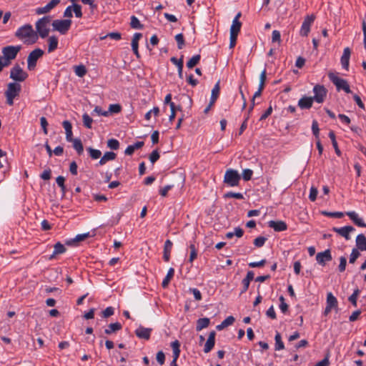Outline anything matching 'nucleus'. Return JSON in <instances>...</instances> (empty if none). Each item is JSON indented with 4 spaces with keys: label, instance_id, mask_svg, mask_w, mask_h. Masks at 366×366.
Returning <instances> with one entry per match:
<instances>
[{
    "label": "nucleus",
    "instance_id": "obj_23",
    "mask_svg": "<svg viewBox=\"0 0 366 366\" xmlns=\"http://www.w3.org/2000/svg\"><path fill=\"white\" fill-rule=\"evenodd\" d=\"M142 37V34L141 33H135L133 36L132 40V49L137 56V58H140V54L139 53L138 46H139V41Z\"/></svg>",
    "mask_w": 366,
    "mask_h": 366
},
{
    "label": "nucleus",
    "instance_id": "obj_16",
    "mask_svg": "<svg viewBox=\"0 0 366 366\" xmlns=\"http://www.w3.org/2000/svg\"><path fill=\"white\" fill-rule=\"evenodd\" d=\"M171 347L173 350V360L171 362V366H178L177 364V360L179 357L180 355V344L178 340H175L172 342Z\"/></svg>",
    "mask_w": 366,
    "mask_h": 366
},
{
    "label": "nucleus",
    "instance_id": "obj_12",
    "mask_svg": "<svg viewBox=\"0 0 366 366\" xmlns=\"http://www.w3.org/2000/svg\"><path fill=\"white\" fill-rule=\"evenodd\" d=\"M355 229L352 226H345L342 227H333L332 231L343 237L346 240L351 239L350 234L354 232Z\"/></svg>",
    "mask_w": 366,
    "mask_h": 366
},
{
    "label": "nucleus",
    "instance_id": "obj_17",
    "mask_svg": "<svg viewBox=\"0 0 366 366\" xmlns=\"http://www.w3.org/2000/svg\"><path fill=\"white\" fill-rule=\"evenodd\" d=\"M346 214L357 227H366V224L365 223L363 219L361 217H360L358 214L356 213L355 211L347 212H346Z\"/></svg>",
    "mask_w": 366,
    "mask_h": 366
},
{
    "label": "nucleus",
    "instance_id": "obj_37",
    "mask_svg": "<svg viewBox=\"0 0 366 366\" xmlns=\"http://www.w3.org/2000/svg\"><path fill=\"white\" fill-rule=\"evenodd\" d=\"M174 268H172V267L169 268L166 277L164 278L162 283V286L163 288H166L168 286L169 282L174 277Z\"/></svg>",
    "mask_w": 366,
    "mask_h": 366
},
{
    "label": "nucleus",
    "instance_id": "obj_6",
    "mask_svg": "<svg viewBox=\"0 0 366 366\" xmlns=\"http://www.w3.org/2000/svg\"><path fill=\"white\" fill-rule=\"evenodd\" d=\"M44 54V51L39 48L35 49L31 51L27 58V69L32 71L36 66V62Z\"/></svg>",
    "mask_w": 366,
    "mask_h": 366
},
{
    "label": "nucleus",
    "instance_id": "obj_4",
    "mask_svg": "<svg viewBox=\"0 0 366 366\" xmlns=\"http://www.w3.org/2000/svg\"><path fill=\"white\" fill-rule=\"evenodd\" d=\"M21 49V46H6L2 48V54L5 63L10 64L11 61L14 59Z\"/></svg>",
    "mask_w": 366,
    "mask_h": 366
},
{
    "label": "nucleus",
    "instance_id": "obj_60",
    "mask_svg": "<svg viewBox=\"0 0 366 366\" xmlns=\"http://www.w3.org/2000/svg\"><path fill=\"white\" fill-rule=\"evenodd\" d=\"M114 313V309L112 307H107L104 310L102 311V317L107 318Z\"/></svg>",
    "mask_w": 366,
    "mask_h": 366
},
{
    "label": "nucleus",
    "instance_id": "obj_15",
    "mask_svg": "<svg viewBox=\"0 0 366 366\" xmlns=\"http://www.w3.org/2000/svg\"><path fill=\"white\" fill-rule=\"evenodd\" d=\"M60 3V0H51L46 5L36 9V14L40 15L49 12Z\"/></svg>",
    "mask_w": 366,
    "mask_h": 366
},
{
    "label": "nucleus",
    "instance_id": "obj_49",
    "mask_svg": "<svg viewBox=\"0 0 366 366\" xmlns=\"http://www.w3.org/2000/svg\"><path fill=\"white\" fill-rule=\"evenodd\" d=\"M189 249H190V255H189V262H192L197 257V252L194 244H190Z\"/></svg>",
    "mask_w": 366,
    "mask_h": 366
},
{
    "label": "nucleus",
    "instance_id": "obj_7",
    "mask_svg": "<svg viewBox=\"0 0 366 366\" xmlns=\"http://www.w3.org/2000/svg\"><path fill=\"white\" fill-rule=\"evenodd\" d=\"M71 25L70 19H56L53 21V29L59 31L61 34H66Z\"/></svg>",
    "mask_w": 366,
    "mask_h": 366
},
{
    "label": "nucleus",
    "instance_id": "obj_21",
    "mask_svg": "<svg viewBox=\"0 0 366 366\" xmlns=\"http://www.w3.org/2000/svg\"><path fill=\"white\" fill-rule=\"evenodd\" d=\"M313 98L304 96L298 101V107L302 109H309L312 107Z\"/></svg>",
    "mask_w": 366,
    "mask_h": 366
},
{
    "label": "nucleus",
    "instance_id": "obj_1",
    "mask_svg": "<svg viewBox=\"0 0 366 366\" xmlns=\"http://www.w3.org/2000/svg\"><path fill=\"white\" fill-rule=\"evenodd\" d=\"M15 36L26 44H35L38 40V34L31 24H24L15 32Z\"/></svg>",
    "mask_w": 366,
    "mask_h": 366
},
{
    "label": "nucleus",
    "instance_id": "obj_59",
    "mask_svg": "<svg viewBox=\"0 0 366 366\" xmlns=\"http://www.w3.org/2000/svg\"><path fill=\"white\" fill-rule=\"evenodd\" d=\"M56 184L59 185V187H61V190L62 191V192L64 193L65 190H66V187L64 184V182H65L64 177L62 176H59L56 177Z\"/></svg>",
    "mask_w": 366,
    "mask_h": 366
},
{
    "label": "nucleus",
    "instance_id": "obj_38",
    "mask_svg": "<svg viewBox=\"0 0 366 366\" xmlns=\"http://www.w3.org/2000/svg\"><path fill=\"white\" fill-rule=\"evenodd\" d=\"M274 340H275V345H274L275 350H282L285 348V345L282 340L281 335L278 332H276V335L274 337Z\"/></svg>",
    "mask_w": 366,
    "mask_h": 366
},
{
    "label": "nucleus",
    "instance_id": "obj_41",
    "mask_svg": "<svg viewBox=\"0 0 366 366\" xmlns=\"http://www.w3.org/2000/svg\"><path fill=\"white\" fill-rule=\"evenodd\" d=\"M130 19H131L130 26L132 29H143L144 26H143V24H142L140 23V21H139V20L138 19L137 17H136L135 16H132Z\"/></svg>",
    "mask_w": 366,
    "mask_h": 366
},
{
    "label": "nucleus",
    "instance_id": "obj_42",
    "mask_svg": "<svg viewBox=\"0 0 366 366\" xmlns=\"http://www.w3.org/2000/svg\"><path fill=\"white\" fill-rule=\"evenodd\" d=\"M86 150L89 153V156L92 159H97L100 158L102 156V152L99 149H94L92 147H88L86 149Z\"/></svg>",
    "mask_w": 366,
    "mask_h": 366
},
{
    "label": "nucleus",
    "instance_id": "obj_48",
    "mask_svg": "<svg viewBox=\"0 0 366 366\" xmlns=\"http://www.w3.org/2000/svg\"><path fill=\"white\" fill-rule=\"evenodd\" d=\"M360 253L357 250V249H356V248L352 249V252L350 256L349 262L350 264H354L355 262L356 259L360 257Z\"/></svg>",
    "mask_w": 366,
    "mask_h": 366
},
{
    "label": "nucleus",
    "instance_id": "obj_36",
    "mask_svg": "<svg viewBox=\"0 0 366 366\" xmlns=\"http://www.w3.org/2000/svg\"><path fill=\"white\" fill-rule=\"evenodd\" d=\"M48 51L52 52L54 51L58 46V39L55 36H51L49 37L48 39Z\"/></svg>",
    "mask_w": 366,
    "mask_h": 366
},
{
    "label": "nucleus",
    "instance_id": "obj_9",
    "mask_svg": "<svg viewBox=\"0 0 366 366\" xmlns=\"http://www.w3.org/2000/svg\"><path fill=\"white\" fill-rule=\"evenodd\" d=\"M27 77V73L19 64L14 65L10 71V78L16 81H24Z\"/></svg>",
    "mask_w": 366,
    "mask_h": 366
},
{
    "label": "nucleus",
    "instance_id": "obj_44",
    "mask_svg": "<svg viewBox=\"0 0 366 366\" xmlns=\"http://www.w3.org/2000/svg\"><path fill=\"white\" fill-rule=\"evenodd\" d=\"M83 124L84 126L88 129L92 128V119L89 117V115L86 113L84 114L82 116Z\"/></svg>",
    "mask_w": 366,
    "mask_h": 366
},
{
    "label": "nucleus",
    "instance_id": "obj_14",
    "mask_svg": "<svg viewBox=\"0 0 366 366\" xmlns=\"http://www.w3.org/2000/svg\"><path fill=\"white\" fill-rule=\"evenodd\" d=\"M21 91V85L16 82H11L7 86L5 96L16 97Z\"/></svg>",
    "mask_w": 366,
    "mask_h": 366
},
{
    "label": "nucleus",
    "instance_id": "obj_39",
    "mask_svg": "<svg viewBox=\"0 0 366 366\" xmlns=\"http://www.w3.org/2000/svg\"><path fill=\"white\" fill-rule=\"evenodd\" d=\"M201 59L200 54H196L193 56L187 62V66L189 69H192L194 66H195L197 64H199V61Z\"/></svg>",
    "mask_w": 366,
    "mask_h": 366
},
{
    "label": "nucleus",
    "instance_id": "obj_53",
    "mask_svg": "<svg viewBox=\"0 0 366 366\" xmlns=\"http://www.w3.org/2000/svg\"><path fill=\"white\" fill-rule=\"evenodd\" d=\"M175 40L177 43V47L179 49H182L184 45V39L182 33L178 34L175 36Z\"/></svg>",
    "mask_w": 366,
    "mask_h": 366
},
{
    "label": "nucleus",
    "instance_id": "obj_34",
    "mask_svg": "<svg viewBox=\"0 0 366 366\" xmlns=\"http://www.w3.org/2000/svg\"><path fill=\"white\" fill-rule=\"evenodd\" d=\"M89 236V232L88 233H84V234H77L75 237V238L71 239L69 240H67L66 244L67 245H73V244H74L76 242H81V241H84Z\"/></svg>",
    "mask_w": 366,
    "mask_h": 366
},
{
    "label": "nucleus",
    "instance_id": "obj_25",
    "mask_svg": "<svg viewBox=\"0 0 366 366\" xmlns=\"http://www.w3.org/2000/svg\"><path fill=\"white\" fill-rule=\"evenodd\" d=\"M173 243L170 239H167L164 245L163 259L165 262H169L170 259V254L172 249Z\"/></svg>",
    "mask_w": 366,
    "mask_h": 366
},
{
    "label": "nucleus",
    "instance_id": "obj_56",
    "mask_svg": "<svg viewBox=\"0 0 366 366\" xmlns=\"http://www.w3.org/2000/svg\"><path fill=\"white\" fill-rule=\"evenodd\" d=\"M267 240V238L263 237V236H259L257 238L254 239V244L257 247H262L265 242Z\"/></svg>",
    "mask_w": 366,
    "mask_h": 366
},
{
    "label": "nucleus",
    "instance_id": "obj_46",
    "mask_svg": "<svg viewBox=\"0 0 366 366\" xmlns=\"http://www.w3.org/2000/svg\"><path fill=\"white\" fill-rule=\"evenodd\" d=\"M107 147L111 149L117 150L119 147V142L116 139H110L107 141Z\"/></svg>",
    "mask_w": 366,
    "mask_h": 366
},
{
    "label": "nucleus",
    "instance_id": "obj_33",
    "mask_svg": "<svg viewBox=\"0 0 366 366\" xmlns=\"http://www.w3.org/2000/svg\"><path fill=\"white\" fill-rule=\"evenodd\" d=\"M219 81H217L212 90V94L210 98V105H213L217 99L219 94Z\"/></svg>",
    "mask_w": 366,
    "mask_h": 366
},
{
    "label": "nucleus",
    "instance_id": "obj_63",
    "mask_svg": "<svg viewBox=\"0 0 366 366\" xmlns=\"http://www.w3.org/2000/svg\"><path fill=\"white\" fill-rule=\"evenodd\" d=\"M159 153L157 149L154 150L149 155L150 162L154 164L159 159Z\"/></svg>",
    "mask_w": 366,
    "mask_h": 366
},
{
    "label": "nucleus",
    "instance_id": "obj_2",
    "mask_svg": "<svg viewBox=\"0 0 366 366\" xmlns=\"http://www.w3.org/2000/svg\"><path fill=\"white\" fill-rule=\"evenodd\" d=\"M51 19L50 16H45L36 22V32L42 39H44L49 34V29L48 26L51 22Z\"/></svg>",
    "mask_w": 366,
    "mask_h": 366
},
{
    "label": "nucleus",
    "instance_id": "obj_22",
    "mask_svg": "<svg viewBox=\"0 0 366 366\" xmlns=\"http://www.w3.org/2000/svg\"><path fill=\"white\" fill-rule=\"evenodd\" d=\"M152 330L151 328L140 326L135 330V334L139 338L148 340L150 338Z\"/></svg>",
    "mask_w": 366,
    "mask_h": 366
},
{
    "label": "nucleus",
    "instance_id": "obj_11",
    "mask_svg": "<svg viewBox=\"0 0 366 366\" xmlns=\"http://www.w3.org/2000/svg\"><path fill=\"white\" fill-rule=\"evenodd\" d=\"M338 302L337 298L332 295V292L327 294L326 307L324 311V315L327 316L332 309L337 310Z\"/></svg>",
    "mask_w": 366,
    "mask_h": 366
},
{
    "label": "nucleus",
    "instance_id": "obj_18",
    "mask_svg": "<svg viewBox=\"0 0 366 366\" xmlns=\"http://www.w3.org/2000/svg\"><path fill=\"white\" fill-rule=\"evenodd\" d=\"M268 226L272 228L275 232H283L287 230V225L284 221H274L268 222Z\"/></svg>",
    "mask_w": 366,
    "mask_h": 366
},
{
    "label": "nucleus",
    "instance_id": "obj_43",
    "mask_svg": "<svg viewBox=\"0 0 366 366\" xmlns=\"http://www.w3.org/2000/svg\"><path fill=\"white\" fill-rule=\"evenodd\" d=\"M74 72L79 77H83L86 74V69L83 64L76 66Z\"/></svg>",
    "mask_w": 366,
    "mask_h": 366
},
{
    "label": "nucleus",
    "instance_id": "obj_10",
    "mask_svg": "<svg viewBox=\"0 0 366 366\" xmlns=\"http://www.w3.org/2000/svg\"><path fill=\"white\" fill-rule=\"evenodd\" d=\"M315 19V15H307L305 17L302 24L301 26L300 30V35L302 36H307L310 31L312 24H313Z\"/></svg>",
    "mask_w": 366,
    "mask_h": 366
},
{
    "label": "nucleus",
    "instance_id": "obj_3",
    "mask_svg": "<svg viewBox=\"0 0 366 366\" xmlns=\"http://www.w3.org/2000/svg\"><path fill=\"white\" fill-rule=\"evenodd\" d=\"M241 176L237 170L228 169L226 170L224 177V183L229 187H237L239 185Z\"/></svg>",
    "mask_w": 366,
    "mask_h": 366
},
{
    "label": "nucleus",
    "instance_id": "obj_24",
    "mask_svg": "<svg viewBox=\"0 0 366 366\" xmlns=\"http://www.w3.org/2000/svg\"><path fill=\"white\" fill-rule=\"evenodd\" d=\"M350 54L351 51L349 47H346L344 49L343 54L340 61L342 68L345 69V70H348L349 69Z\"/></svg>",
    "mask_w": 366,
    "mask_h": 366
},
{
    "label": "nucleus",
    "instance_id": "obj_50",
    "mask_svg": "<svg viewBox=\"0 0 366 366\" xmlns=\"http://www.w3.org/2000/svg\"><path fill=\"white\" fill-rule=\"evenodd\" d=\"M122 111V107L119 104H110L109 107V110L110 114H118Z\"/></svg>",
    "mask_w": 366,
    "mask_h": 366
},
{
    "label": "nucleus",
    "instance_id": "obj_40",
    "mask_svg": "<svg viewBox=\"0 0 366 366\" xmlns=\"http://www.w3.org/2000/svg\"><path fill=\"white\" fill-rule=\"evenodd\" d=\"M329 137H330V139L332 141V146H333V147L335 149V153L338 156H340L341 155V152H340V150L338 148L337 142L336 139H335V132L333 131H330L329 132Z\"/></svg>",
    "mask_w": 366,
    "mask_h": 366
},
{
    "label": "nucleus",
    "instance_id": "obj_57",
    "mask_svg": "<svg viewBox=\"0 0 366 366\" xmlns=\"http://www.w3.org/2000/svg\"><path fill=\"white\" fill-rule=\"evenodd\" d=\"M253 171L250 169H245L242 172V178L244 181H249L252 179Z\"/></svg>",
    "mask_w": 366,
    "mask_h": 366
},
{
    "label": "nucleus",
    "instance_id": "obj_31",
    "mask_svg": "<svg viewBox=\"0 0 366 366\" xmlns=\"http://www.w3.org/2000/svg\"><path fill=\"white\" fill-rule=\"evenodd\" d=\"M144 146V142H137L134 144L129 145L124 151L126 155H132L136 149H139Z\"/></svg>",
    "mask_w": 366,
    "mask_h": 366
},
{
    "label": "nucleus",
    "instance_id": "obj_20",
    "mask_svg": "<svg viewBox=\"0 0 366 366\" xmlns=\"http://www.w3.org/2000/svg\"><path fill=\"white\" fill-rule=\"evenodd\" d=\"M241 12H238L232 21V24L230 27V34L238 35L242 26V23L239 20Z\"/></svg>",
    "mask_w": 366,
    "mask_h": 366
},
{
    "label": "nucleus",
    "instance_id": "obj_62",
    "mask_svg": "<svg viewBox=\"0 0 366 366\" xmlns=\"http://www.w3.org/2000/svg\"><path fill=\"white\" fill-rule=\"evenodd\" d=\"M317 194H318L317 189L315 188V187H312L310 188V195H309V199H310V201L315 202L317 199Z\"/></svg>",
    "mask_w": 366,
    "mask_h": 366
},
{
    "label": "nucleus",
    "instance_id": "obj_13",
    "mask_svg": "<svg viewBox=\"0 0 366 366\" xmlns=\"http://www.w3.org/2000/svg\"><path fill=\"white\" fill-rule=\"evenodd\" d=\"M332 259V257L329 249L325 250L324 252H318L316 255L317 262L322 266H325L326 262H330Z\"/></svg>",
    "mask_w": 366,
    "mask_h": 366
},
{
    "label": "nucleus",
    "instance_id": "obj_26",
    "mask_svg": "<svg viewBox=\"0 0 366 366\" xmlns=\"http://www.w3.org/2000/svg\"><path fill=\"white\" fill-rule=\"evenodd\" d=\"M62 126L65 129L66 132V140L71 142L73 139L72 125L68 120H65L62 122Z\"/></svg>",
    "mask_w": 366,
    "mask_h": 366
},
{
    "label": "nucleus",
    "instance_id": "obj_45",
    "mask_svg": "<svg viewBox=\"0 0 366 366\" xmlns=\"http://www.w3.org/2000/svg\"><path fill=\"white\" fill-rule=\"evenodd\" d=\"M224 198H235L237 199H243L244 196L239 192H228L224 195Z\"/></svg>",
    "mask_w": 366,
    "mask_h": 366
},
{
    "label": "nucleus",
    "instance_id": "obj_64",
    "mask_svg": "<svg viewBox=\"0 0 366 366\" xmlns=\"http://www.w3.org/2000/svg\"><path fill=\"white\" fill-rule=\"evenodd\" d=\"M189 292L193 294L195 300L200 301L202 300V294L198 289L190 288Z\"/></svg>",
    "mask_w": 366,
    "mask_h": 366
},
{
    "label": "nucleus",
    "instance_id": "obj_35",
    "mask_svg": "<svg viewBox=\"0 0 366 366\" xmlns=\"http://www.w3.org/2000/svg\"><path fill=\"white\" fill-rule=\"evenodd\" d=\"M73 143V148L76 151L79 155L82 154L84 152V147L80 139H72L70 142Z\"/></svg>",
    "mask_w": 366,
    "mask_h": 366
},
{
    "label": "nucleus",
    "instance_id": "obj_54",
    "mask_svg": "<svg viewBox=\"0 0 366 366\" xmlns=\"http://www.w3.org/2000/svg\"><path fill=\"white\" fill-rule=\"evenodd\" d=\"M312 134L315 137V138L318 139L319 135H320V129H319V125H318V122L317 120L312 121Z\"/></svg>",
    "mask_w": 366,
    "mask_h": 366
},
{
    "label": "nucleus",
    "instance_id": "obj_19",
    "mask_svg": "<svg viewBox=\"0 0 366 366\" xmlns=\"http://www.w3.org/2000/svg\"><path fill=\"white\" fill-rule=\"evenodd\" d=\"M215 336H216L215 331H212L209 332L208 339H207V342H205L204 347V352L205 353L209 352L213 349L214 344H215Z\"/></svg>",
    "mask_w": 366,
    "mask_h": 366
},
{
    "label": "nucleus",
    "instance_id": "obj_52",
    "mask_svg": "<svg viewBox=\"0 0 366 366\" xmlns=\"http://www.w3.org/2000/svg\"><path fill=\"white\" fill-rule=\"evenodd\" d=\"M71 6H72V10L75 14V16L77 18L82 17L81 6L77 4H73Z\"/></svg>",
    "mask_w": 366,
    "mask_h": 366
},
{
    "label": "nucleus",
    "instance_id": "obj_58",
    "mask_svg": "<svg viewBox=\"0 0 366 366\" xmlns=\"http://www.w3.org/2000/svg\"><path fill=\"white\" fill-rule=\"evenodd\" d=\"M280 309L283 312L285 313L288 310V305L285 302V298L283 296H280Z\"/></svg>",
    "mask_w": 366,
    "mask_h": 366
},
{
    "label": "nucleus",
    "instance_id": "obj_30",
    "mask_svg": "<svg viewBox=\"0 0 366 366\" xmlns=\"http://www.w3.org/2000/svg\"><path fill=\"white\" fill-rule=\"evenodd\" d=\"M117 157V154L113 152H107L104 153L103 157H101L98 165H104L108 161L114 160Z\"/></svg>",
    "mask_w": 366,
    "mask_h": 366
},
{
    "label": "nucleus",
    "instance_id": "obj_61",
    "mask_svg": "<svg viewBox=\"0 0 366 366\" xmlns=\"http://www.w3.org/2000/svg\"><path fill=\"white\" fill-rule=\"evenodd\" d=\"M346 264H347V259L344 256H342L340 257V264H339V267H338V269H339V271L340 272H342L345 270V268H346Z\"/></svg>",
    "mask_w": 366,
    "mask_h": 366
},
{
    "label": "nucleus",
    "instance_id": "obj_29",
    "mask_svg": "<svg viewBox=\"0 0 366 366\" xmlns=\"http://www.w3.org/2000/svg\"><path fill=\"white\" fill-rule=\"evenodd\" d=\"M122 325L118 322H114V323H111L108 325L107 328H106L104 330V333L106 335H111L112 333H115L117 331L122 330Z\"/></svg>",
    "mask_w": 366,
    "mask_h": 366
},
{
    "label": "nucleus",
    "instance_id": "obj_27",
    "mask_svg": "<svg viewBox=\"0 0 366 366\" xmlns=\"http://www.w3.org/2000/svg\"><path fill=\"white\" fill-rule=\"evenodd\" d=\"M356 246L357 250L366 251V237L363 234L357 236Z\"/></svg>",
    "mask_w": 366,
    "mask_h": 366
},
{
    "label": "nucleus",
    "instance_id": "obj_32",
    "mask_svg": "<svg viewBox=\"0 0 366 366\" xmlns=\"http://www.w3.org/2000/svg\"><path fill=\"white\" fill-rule=\"evenodd\" d=\"M210 320L207 317L199 318L197 321L196 330L201 331L209 326Z\"/></svg>",
    "mask_w": 366,
    "mask_h": 366
},
{
    "label": "nucleus",
    "instance_id": "obj_5",
    "mask_svg": "<svg viewBox=\"0 0 366 366\" xmlns=\"http://www.w3.org/2000/svg\"><path fill=\"white\" fill-rule=\"evenodd\" d=\"M328 77L330 80L335 85L337 91L343 90L347 94L352 92L347 80L340 78L335 74L331 72L328 74Z\"/></svg>",
    "mask_w": 366,
    "mask_h": 366
},
{
    "label": "nucleus",
    "instance_id": "obj_8",
    "mask_svg": "<svg viewBox=\"0 0 366 366\" xmlns=\"http://www.w3.org/2000/svg\"><path fill=\"white\" fill-rule=\"evenodd\" d=\"M313 92L314 96L312 97V98H313L315 102L319 104L325 102V99L327 97V90L323 85H315L313 88Z\"/></svg>",
    "mask_w": 366,
    "mask_h": 366
},
{
    "label": "nucleus",
    "instance_id": "obj_55",
    "mask_svg": "<svg viewBox=\"0 0 366 366\" xmlns=\"http://www.w3.org/2000/svg\"><path fill=\"white\" fill-rule=\"evenodd\" d=\"M263 89H264V87L259 86L257 91L255 92V93L254 94V95L252 97V104L249 107V112H250L253 109L254 106V99H255V98L261 96V94H262Z\"/></svg>",
    "mask_w": 366,
    "mask_h": 366
},
{
    "label": "nucleus",
    "instance_id": "obj_28",
    "mask_svg": "<svg viewBox=\"0 0 366 366\" xmlns=\"http://www.w3.org/2000/svg\"><path fill=\"white\" fill-rule=\"evenodd\" d=\"M66 250V249L64 244H62L60 242H56L54 246V252L50 256L49 259H52L57 254L64 253Z\"/></svg>",
    "mask_w": 366,
    "mask_h": 366
},
{
    "label": "nucleus",
    "instance_id": "obj_51",
    "mask_svg": "<svg viewBox=\"0 0 366 366\" xmlns=\"http://www.w3.org/2000/svg\"><path fill=\"white\" fill-rule=\"evenodd\" d=\"M359 294H360V290L358 289H357L354 291V292L348 298L349 301L355 307H357V300Z\"/></svg>",
    "mask_w": 366,
    "mask_h": 366
},
{
    "label": "nucleus",
    "instance_id": "obj_47",
    "mask_svg": "<svg viewBox=\"0 0 366 366\" xmlns=\"http://www.w3.org/2000/svg\"><path fill=\"white\" fill-rule=\"evenodd\" d=\"M322 214L327 217H333V218H342L344 216V213L342 212H326L324 211L322 212Z\"/></svg>",
    "mask_w": 366,
    "mask_h": 366
}]
</instances>
